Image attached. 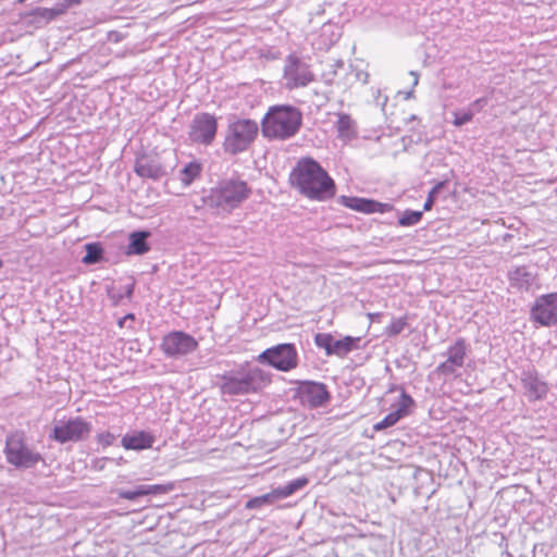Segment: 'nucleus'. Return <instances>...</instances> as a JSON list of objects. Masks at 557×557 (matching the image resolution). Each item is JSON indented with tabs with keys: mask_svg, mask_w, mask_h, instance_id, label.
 <instances>
[{
	"mask_svg": "<svg viewBox=\"0 0 557 557\" xmlns=\"http://www.w3.org/2000/svg\"><path fill=\"white\" fill-rule=\"evenodd\" d=\"M289 182L302 196L317 201H325L334 197L336 185L334 180L312 158H301L289 174Z\"/></svg>",
	"mask_w": 557,
	"mask_h": 557,
	"instance_id": "obj_1",
	"label": "nucleus"
},
{
	"mask_svg": "<svg viewBox=\"0 0 557 557\" xmlns=\"http://www.w3.org/2000/svg\"><path fill=\"white\" fill-rule=\"evenodd\" d=\"M251 189L247 182L239 177L222 180L218 185L210 189L205 197V203L210 208H215L221 212L231 213L249 198Z\"/></svg>",
	"mask_w": 557,
	"mask_h": 557,
	"instance_id": "obj_4",
	"label": "nucleus"
},
{
	"mask_svg": "<svg viewBox=\"0 0 557 557\" xmlns=\"http://www.w3.org/2000/svg\"><path fill=\"white\" fill-rule=\"evenodd\" d=\"M486 103L487 100L485 98H479L470 104L469 109H472L475 113L479 112Z\"/></svg>",
	"mask_w": 557,
	"mask_h": 557,
	"instance_id": "obj_39",
	"label": "nucleus"
},
{
	"mask_svg": "<svg viewBox=\"0 0 557 557\" xmlns=\"http://www.w3.org/2000/svg\"><path fill=\"white\" fill-rule=\"evenodd\" d=\"M201 173V166L197 162L187 163L181 171V181L189 185Z\"/></svg>",
	"mask_w": 557,
	"mask_h": 557,
	"instance_id": "obj_29",
	"label": "nucleus"
},
{
	"mask_svg": "<svg viewBox=\"0 0 557 557\" xmlns=\"http://www.w3.org/2000/svg\"><path fill=\"white\" fill-rule=\"evenodd\" d=\"M343 64H344V63H343V61H342V60H338V61L336 62V66H343Z\"/></svg>",
	"mask_w": 557,
	"mask_h": 557,
	"instance_id": "obj_44",
	"label": "nucleus"
},
{
	"mask_svg": "<svg viewBox=\"0 0 557 557\" xmlns=\"http://www.w3.org/2000/svg\"><path fill=\"white\" fill-rule=\"evenodd\" d=\"M91 432V424L82 417L60 421L54 425L50 438L64 444L67 442H79L85 440Z\"/></svg>",
	"mask_w": 557,
	"mask_h": 557,
	"instance_id": "obj_11",
	"label": "nucleus"
},
{
	"mask_svg": "<svg viewBox=\"0 0 557 557\" xmlns=\"http://www.w3.org/2000/svg\"><path fill=\"white\" fill-rule=\"evenodd\" d=\"M3 453L7 462L16 469H30L44 461L42 455L28 446L26 434L22 430L7 435Z\"/></svg>",
	"mask_w": 557,
	"mask_h": 557,
	"instance_id": "obj_6",
	"label": "nucleus"
},
{
	"mask_svg": "<svg viewBox=\"0 0 557 557\" xmlns=\"http://www.w3.org/2000/svg\"><path fill=\"white\" fill-rule=\"evenodd\" d=\"M310 65L296 54H288L285 59L283 79L288 90L308 86L314 81Z\"/></svg>",
	"mask_w": 557,
	"mask_h": 557,
	"instance_id": "obj_9",
	"label": "nucleus"
},
{
	"mask_svg": "<svg viewBox=\"0 0 557 557\" xmlns=\"http://www.w3.org/2000/svg\"><path fill=\"white\" fill-rule=\"evenodd\" d=\"M338 201L346 208L367 214L375 212L385 213L394 209L392 203L360 197L341 196Z\"/></svg>",
	"mask_w": 557,
	"mask_h": 557,
	"instance_id": "obj_16",
	"label": "nucleus"
},
{
	"mask_svg": "<svg viewBox=\"0 0 557 557\" xmlns=\"http://www.w3.org/2000/svg\"><path fill=\"white\" fill-rule=\"evenodd\" d=\"M135 289V280L132 277L131 282L123 287L108 286L107 295L113 307L122 304L124 298L132 299Z\"/></svg>",
	"mask_w": 557,
	"mask_h": 557,
	"instance_id": "obj_23",
	"label": "nucleus"
},
{
	"mask_svg": "<svg viewBox=\"0 0 557 557\" xmlns=\"http://www.w3.org/2000/svg\"><path fill=\"white\" fill-rule=\"evenodd\" d=\"M216 386L224 396H239L261 391L270 376L262 369L250 366L248 362L225 371L218 376Z\"/></svg>",
	"mask_w": 557,
	"mask_h": 557,
	"instance_id": "obj_2",
	"label": "nucleus"
},
{
	"mask_svg": "<svg viewBox=\"0 0 557 557\" xmlns=\"http://www.w3.org/2000/svg\"><path fill=\"white\" fill-rule=\"evenodd\" d=\"M416 119H417V116H416V115H411V116H410V120H411V121H414Z\"/></svg>",
	"mask_w": 557,
	"mask_h": 557,
	"instance_id": "obj_45",
	"label": "nucleus"
},
{
	"mask_svg": "<svg viewBox=\"0 0 557 557\" xmlns=\"http://www.w3.org/2000/svg\"><path fill=\"white\" fill-rule=\"evenodd\" d=\"M64 13V8L55 7V8H35L30 10L26 17L30 24L36 25L37 27H41L47 25L50 21L57 18L58 16Z\"/></svg>",
	"mask_w": 557,
	"mask_h": 557,
	"instance_id": "obj_20",
	"label": "nucleus"
},
{
	"mask_svg": "<svg viewBox=\"0 0 557 557\" xmlns=\"http://www.w3.org/2000/svg\"><path fill=\"white\" fill-rule=\"evenodd\" d=\"M117 495H119V497H121L123 499L135 500L138 497L144 496V492H143L141 485H139V486H137L133 491H123V490H121V491L117 492Z\"/></svg>",
	"mask_w": 557,
	"mask_h": 557,
	"instance_id": "obj_37",
	"label": "nucleus"
},
{
	"mask_svg": "<svg viewBox=\"0 0 557 557\" xmlns=\"http://www.w3.org/2000/svg\"><path fill=\"white\" fill-rule=\"evenodd\" d=\"M258 123L250 119H235L230 121L225 132L222 148L230 156L245 152L258 136Z\"/></svg>",
	"mask_w": 557,
	"mask_h": 557,
	"instance_id": "obj_5",
	"label": "nucleus"
},
{
	"mask_svg": "<svg viewBox=\"0 0 557 557\" xmlns=\"http://www.w3.org/2000/svg\"><path fill=\"white\" fill-rule=\"evenodd\" d=\"M447 183H448V181L444 180V181L437 182L433 186V188L429 191L426 200L423 205V211H430L433 208L438 194L447 185Z\"/></svg>",
	"mask_w": 557,
	"mask_h": 557,
	"instance_id": "obj_31",
	"label": "nucleus"
},
{
	"mask_svg": "<svg viewBox=\"0 0 557 557\" xmlns=\"http://www.w3.org/2000/svg\"><path fill=\"white\" fill-rule=\"evenodd\" d=\"M449 363L462 368L467 357V343L465 338H458L450 345L445 354Z\"/></svg>",
	"mask_w": 557,
	"mask_h": 557,
	"instance_id": "obj_24",
	"label": "nucleus"
},
{
	"mask_svg": "<svg viewBox=\"0 0 557 557\" xmlns=\"http://www.w3.org/2000/svg\"><path fill=\"white\" fill-rule=\"evenodd\" d=\"M198 348V342L191 335L183 331H173L164 335L161 342V350L169 358H180L194 352Z\"/></svg>",
	"mask_w": 557,
	"mask_h": 557,
	"instance_id": "obj_12",
	"label": "nucleus"
},
{
	"mask_svg": "<svg viewBox=\"0 0 557 557\" xmlns=\"http://www.w3.org/2000/svg\"><path fill=\"white\" fill-rule=\"evenodd\" d=\"M302 125L301 111L289 104L270 107L261 121V132L268 139L286 140L294 137Z\"/></svg>",
	"mask_w": 557,
	"mask_h": 557,
	"instance_id": "obj_3",
	"label": "nucleus"
},
{
	"mask_svg": "<svg viewBox=\"0 0 557 557\" xmlns=\"http://www.w3.org/2000/svg\"><path fill=\"white\" fill-rule=\"evenodd\" d=\"M25 0H18V2H24Z\"/></svg>",
	"mask_w": 557,
	"mask_h": 557,
	"instance_id": "obj_47",
	"label": "nucleus"
},
{
	"mask_svg": "<svg viewBox=\"0 0 557 557\" xmlns=\"http://www.w3.org/2000/svg\"><path fill=\"white\" fill-rule=\"evenodd\" d=\"M297 394L300 401L309 408L323 407L331 399L327 386L324 383L314 381L301 382L297 388Z\"/></svg>",
	"mask_w": 557,
	"mask_h": 557,
	"instance_id": "obj_15",
	"label": "nucleus"
},
{
	"mask_svg": "<svg viewBox=\"0 0 557 557\" xmlns=\"http://www.w3.org/2000/svg\"><path fill=\"white\" fill-rule=\"evenodd\" d=\"M82 0H64L60 8H64V12L72 5L81 3Z\"/></svg>",
	"mask_w": 557,
	"mask_h": 557,
	"instance_id": "obj_41",
	"label": "nucleus"
},
{
	"mask_svg": "<svg viewBox=\"0 0 557 557\" xmlns=\"http://www.w3.org/2000/svg\"><path fill=\"white\" fill-rule=\"evenodd\" d=\"M410 75L413 77V83H412V85H413V86H417V85H418V82H419V74H418V72H416V71H411V72H410Z\"/></svg>",
	"mask_w": 557,
	"mask_h": 557,
	"instance_id": "obj_42",
	"label": "nucleus"
},
{
	"mask_svg": "<svg viewBox=\"0 0 557 557\" xmlns=\"http://www.w3.org/2000/svg\"><path fill=\"white\" fill-rule=\"evenodd\" d=\"M257 360L278 371L288 372L298 366V351L294 344H277L263 350Z\"/></svg>",
	"mask_w": 557,
	"mask_h": 557,
	"instance_id": "obj_7",
	"label": "nucleus"
},
{
	"mask_svg": "<svg viewBox=\"0 0 557 557\" xmlns=\"http://www.w3.org/2000/svg\"><path fill=\"white\" fill-rule=\"evenodd\" d=\"M151 236L149 231H134L128 236V245L126 248V255L128 256H141L150 250L148 238Z\"/></svg>",
	"mask_w": 557,
	"mask_h": 557,
	"instance_id": "obj_19",
	"label": "nucleus"
},
{
	"mask_svg": "<svg viewBox=\"0 0 557 557\" xmlns=\"http://www.w3.org/2000/svg\"><path fill=\"white\" fill-rule=\"evenodd\" d=\"M308 482L309 481L306 476H300L287 482L285 485L276 487V492L280 499H284L295 494L299 490L304 488L308 484Z\"/></svg>",
	"mask_w": 557,
	"mask_h": 557,
	"instance_id": "obj_27",
	"label": "nucleus"
},
{
	"mask_svg": "<svg viewBox=\"0 0 557 557\" xmlns=\"http://www.w3.org/2000/svg\"><path fill=\"white\" fill-rule=\"evenodd\" d=\"M520 384L523 395L530 403H535L546 398L549 386L544 381L534 367H528L520 373Z\"/></svg>",
	"mask_w": 557,
	"mask_h": 557,
	"instance_id": "obj_14",
	"label": "nucleus"
},
{
	"mask_svg": "<svg viewBox=\"0 0 557 557\" xmlns=\"http://www.w3.org/2000/svg\"><path fill=\"white\" fill-rule=\"evenodd\" d=\"M512 286L528 290L535 282L536 274L527 265L517 267L509 272Z\"/></svg>",
	"mask_w": 557,
	"mask_h": 557,
	"instance_id": "obj_21",
	"label": "nucleus"
},
{
	"mask_svg": "<svg viewBox=\"0 0 557 557\" xmlns=\"http://www.w3.org/2000/svg\"><path fill=\"white\" fill-rule=\"evenodd\" d=\"M531 319L542 326L557 325V292L535 299L531 308Z\"/></svg>",
	"mask_w": 557,
	"mask_h": 557,
	"instance_id": "obj_13",
	"label": "nucleus"
},
{
	"mask_svg": "<svg viewBox=\"0 0 557 557\" xmlns=\"http://www.w3.org/2000/svg\"><path fill=\"white\" fill-rule=\"evenodd\" d=\"M377 317H380V313H373V314H370V318H371V319H374V318H377Z\"/></svg>",
	"mask_w": 557,
	"mask_h": 557,
	"instance_id": "obj_43",
	"label": "nucleus"
},
{
	"mask_svg": "<svg viewBox=\"0 0 557 557\" xmlns=\"http://www.w3.org/2000/svg\"><path fill=\"white\" fill-rule=\"evenodd\" d=\"M86 255L82 262L85 264H96L102 260L103 248L99 243H89L85 245Z\"/></svg>",
	"mask_w": 557,
	"mask_h": 557,
	"instance_id": "obj_28",
	"label": "nucleus"
},
{
	"mask_svg": "<svg viewBox=\"0 0 557 557\" xmlns=\"http://www.w3.org/2000/svg\"><path fill=\"white\" fill-rule=\"evenodd\" d=\"M128 320L134 321V320H135V314H134V313H127V314H125L124 317H122L121 319H119V321H117V325H119L120 327H124Z\"/></svg>",
	"mask_w": 557,
	"mask_h": 557,
	"instance_id": "obj_40",
	"label": "nucleus"
},
{
	"mask_svg": "<svg viewBox=\"0 0 557 557\" xmlns=\"http://www.w3.org/2000/svg\"><path fill=\"white\" fill-rule=\"evenodd\" d=\"M144 496L146 495H163L172 492L174 490V483L166 484H152V485H141Z\"/></svg>",
	"mask_w": 557,
	"mask_h": 557,
	"instance_id": "obj_32",
	"label": "nucleus"
},
{
	"mask_svg": "<svg viewBox=\"0 0 557 557\" xmlns=\"http://www.w3.org/2000/svg\"><path fill=\"white\" fill-rule=\"evenodd\" d=\"M135 173L141 178H150L158 181L168 175V168L162 163L160 158L141 156L136 159L134 165Z\"/></svg>",
	"mask_w": 557,
	"mask_h": 557,
	"instance_id": "obj_17",
	"label": "nucleus"
},
{
	"mask_svg": "<svg viewBox=\"0 0 557 557\" xmlns=\"http://www.w3.org/2000/svg\"><path fill=\"white\" fill-rule=\"evenodd\" d=\"M98 442L103 446L108 447L113 444L115 436L110 432H102L98 434Z\"/></svg>",
	"mask_w": 557,
	"mask_h": 557,
	"instance_id": "obj_38",
	"label": "nucleus"
},
{
	"mask_svg": "<svg viewBox=\"0 0 557 557\" xmlns=\"http://www.w3.org/2000/svg\"><path fill=\"white\" fill-rule=\"evenodd\" d=\"M399 420H401L400 417L394 410H392L382 421L373 425V430L382 431L386 428L395 425Z\"/></svg>",
	"mask_w": 557,
	"mask_h": 557,
	"instance_id": "obj_35",
	"label": "nucleus"
},
{
	"mask_svg": "<svg viewBox=\"0 0 557 557\" xmlns=\"http://www.w3.org/2000/svg\"><path fill=\"white\" fill-rule=\"evenodd\" d=\"M154 442L153 434L140 430L126 433L121 440V445L127 450H144L151 448Z\"/></svg>",
	"mask_w": 557,
	"mask_h": 557,
	"instance_id": "obj_18",
	"label": "nucleus"
},
{
	"mask_svg": "<svg viewBox=\"0 0 557 557\" xmlns=\"http://www.w3.org/2000/svg\"><path fill=\"white\" fill-rule=\"evenodd\" d=\"M459 369L457 366H454L453 363H449V361L446 359L444 362L440 363L436 367V372L444 376H450L456 373V370Z\"/></svg>",
	"mask_w": 557,
	"mask_h": 557,
	"instance_id": "obj_36",
	"label": "nucleus"
},
{
	"mask_svg": "<svg viewBox=\"0 0 557 557\" xmlns=\"http://www.w3.org/2000/svg\"><path fill=\"white\" fill-rule=\"evenodd\" d=\"M473 116H474V111L469 108L460 110V111H456V112H454L453 124L458 127L462 126V125L469 123L470 121H472Z\"/></svg>",
	"mask_w": 557,
	"mask_h": 557,
	"instance_id": "obj_34",
	"label": "nucleus"
},
{
	"mask_svg": "<svg viewBox=\"0 0 557 557\" xmlns=\"http://www.w3.org/2000/svg\"><path fill=\"white\" fill-rule=\"evenodd\" d=\"M408 326L407 317L393 319L391 324L386 327L385 334L389 337L399 335Z\"/></svg>",
	"mask_w": 557,
	"mask_h": 557,
	"instance_id": "obj_33",
	"label": "nucleus"
},
{
	"mask_svg": "<svg viewBox=\"0 0 557 557\" xmlns=\"http://www.w3.org/2000/svg\"><path fill=\"white\" fill-rule=\"evenodd\" d=\"M218 133V120L208 112L195 114L189 127L188 139L196 145L210 146L215 139Z\"/></svg>",
	"mask_w": 557,
	"mask_h": 557,
	"instance_id": "obj_10",
	"label": "nucleus"
},
{
	"mask_svg": "<svg viewBox=\"0 0 557 557\" xmlns=\"http://www.w3.org/2000/svg\"><path fill=\"white\" fill-rule=\"evenodd\" d=\"M278 500H281V499L277 495L276 488H274L269 493L250 498L245 504V508L250 509V510L251 509H261L263 507L272 506L275 503H277Z\"/></svg>",
	"mask_w": 557,
	"mask_h": 557,
	"instance_id": "obj_25",
	"label": "nucleus"
},
{
	"mask_svg": "<svg viewBox=\"0 0 557 557\" xmlns=\"http://www.w3.org/2000/svg\"><path fill=\"white\" fill-rule=\"evenodd\" d=\"M336 129L338 138L343 140H350L357 137L356 122L347 113L337 114Z\"/></svg>",
	"mask_w": 557,
	"mask_h": 557,
	"instance_id": "obj_22",
	"label": "nucleus"
},
{
	"mask_svg": "<svg viewBox=\"0 0 557 557\" xmlns=\"http://www.w3.org/2000/svg\"><path fill=\"white\" fill-rule=\"evenodd\" d=\"M411 94H412V91H409V92L407 94V98H409V97L411 96Z\"/></svg>",
	"mask_w": 557,
	"mask_h": 557,
	"instance_id": "obj_46",
	"label": "nucleus"
},
{
	"mask_svg": "<svg viewBox=\"0 0 557 557\" xmlns=\"http://www.w3.org/2000/svg\"><path fill=\"white\" fill-rule=\"evenodd\" d=\"M414 408V399L409 394H407L404 388H401L399 399L396 404L393 405V410L400 417V419H404L411 414Z\"/></svg>",
	"mask_w": 557,
	"mask_h": 557,
	"instance_id": "obj_26",
	"label": "nucleus"
},
{
	"mask_svg": "<svg viewBox=\"0 0 557 557\" xmlns=\"http://www.w3.org/2000/svg\"><path fill=\"white\" fill-rule=\"evenodd\" d=\"M423 216V211L406 210L398 219L400 226H413L418 224Z\"/></svg>",
	"mask_w": 557,
	"mask_h": 557,
	"instance_id": "obj_30",
	"label": "nucleus"
},
{
	"mask_svg": "<svg viewBox=\"0 0 557 557\" xmlns=\"http://www.w3.org/2000/svg\"><path fill=\"white\" fill-rule=\"evenodd\" d=\"M361 337L350 335L336 339L331 333H317L314 335V344L318 348L323 349L327 357L336 356L345 358L354 350L362 349L366 344L361 345Z\"/></svg>",
	"mask_w": 557,
	"mask_h": 557,
	"instance_id": "obj_8",
	"label": "nucleus"
}]
</instances>
